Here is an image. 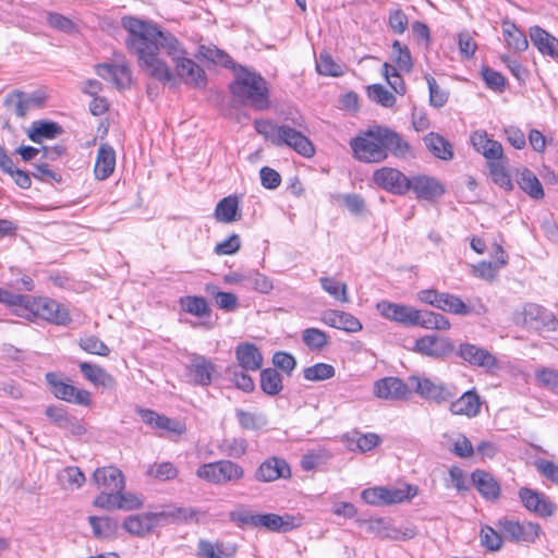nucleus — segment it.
Returning a JSON list of instances; mask_svg holds the SVG:
<instances>
[{"mask_svg": "<svg viewBox=\"0 0 558 558\" xmlns=\"http://www.w3.org/2000/svg\"><path fill=\"white\" fill-rule=\"evenodd\" d=\"M121 25L126 31L125 46L130 53L137 57L138 66L150 77L169 83L174 74L168 64L159 57L160 49L172 53L175 50L177 38L168 31L148 20L132 15L121 19Z\"/></svg>", "mask_w": 558, "mask_h": 558, "instance_id": "obj_1", "label": "nucleus"}, {"mask_svg": "<svg viewBox=\"0 0 558 558\" xmlns=\"http://www.w3.org/2000/svg\"><path fill=\"white\" fill-rule=\"evenodd\" d=\"M195 515L190 508H175L169 511L145 512L130 515L123 522V527L132 535L144 537L150 534L155 527L174 521H187Z\"/></svg>", "mask_w": 558, "mask_h": 558, "instance_id": "obj_2", "label": "nucleus"}, {"mask_svg": "<svg viewBox=\"0 0 558 558\" xmlns=\"http://www.w3.org/2000/svg\"><path fill=\"white\" fill-rule=\"evenodd\" d=\"M230 90L243 105H248L257 110H264L269 106L266 82L256 73L246 70L239 72L230 85Z\"/></svg>", "mask_w": 558, "mask_h": 558, "instance_id": "obj_3", "label": "nucleus"}, {"mask_svg": "<svg viewBox=\"0 0 558 558\" xmlns=\"http://www.w3.org/2000/svg\"><path fill=\"white\" fill-rule=\"evenodd\" d=\"M244 469L231 460H219L202 464L196 476L215 485L235 484L244 477Z\"/></svg>", "mask_w": 558, "mask_h": 558, "instance_id": "obj_4", "label": "nucleus"}, {"mask_svg": "<svg viewBox=\"0 0 558 558\" xmlns=\"http://www.w3.org/2000/svg\"><path fill=\"white\" fill-rule=\"evenodd\" d=\"M513 322L535 331H554L558 327V320L553 313L535 303H527L521 311H517Z\"/></svg>", "mask_w": 558, "mask_h": 558, "instance_id": "obj_5", "label": "nucleus"}, {"mask_svg": "<svg viewBox=\"0 0 558 558\" xmlns=\"http://www.w3.org/2000/svg\"><path fill=\"white\" fill-rule=\"evenodd\" d=\"M175 50L173 53L167 49V54L174 63L177 75L187 85L202 87L205 85L206 75L204 70L192 59L185 57V51L177 39Z\"/></svg>", "mask_w": 558, "mask_h": 558, "instance_id": "obj_6", "label": "nucleus"}, {"mask_svg": "<svg viewBox=\"0 0 558 558\" xmlns=\"http://www.w3.org/2000/svg\"><path fill=\"white\" fill-rule=\"evenodd\" d=\"M25 308L33 313L34 316L56 325H66L71 322L69 311L49 298L32 299L27 296Z\"/></svg>", "mask_w": 558, "mask_h": 558, "instance_id": "obj_7", "label": "nucleus"}, {"mask_svg": "<svg viewBox=\"0 0 558 558\" xmlns=\"http://www.w3.org/2000/svg\"><path fill=\"white\" fill-rule=\"evenodd\" d=\"M496 526L504 538L514 543H534L542 532L538 523L517 521L507 517L499 519Z\"/></svg>", "mask_w": 558, "mask_h": 558, "instance_id": "obj_8", "label": "nucleus"}, {"mask_svg": "<svg viewBox=\"0 0 558 558\" xmlns=\"http://www.w3.org/2000/svg\"><path fill=\"white\" fill-rule=\"evenodd\" d=\"M378 126L368 130L364 136L355 137L350 145L359 160L365 162H380L387 158L384 153L383 141L377 136Z\"/></svg>", "mask_w": 558, "mask_h": 558, "instance_id": "obj_9", "label": "nucleus"}, {"mask_svg": "<svg viewBox=\"0 0 558 558\" xmlns=\"http://www.w3.org/2000/svg\"><path fill=\"white\" fill-rule=\"evenodd\" d=\"M409 384L422 398L437 403L447 402L453 399L458 393L454 387L435 384L430 379L421 378L420 376H410Z\"/></svg>", "mask_w": 558, "mask_h": 558, "instance_id": "obj_10", "label": "nucleus"}, {"mask_svg": "<svg viewBox=\"0 0 558 558\" xmlns=\"http://www.w3.org/2000/svg\"><path fill=\"white\" fill-rule=\"evenodd\" d=\"M373 181L380 189L395 195H404L410 191V178L396 168L377 169L373 173Z\"/></svg>", "mask_w": 558, "mask_h": 558, "instance_id": "obj_11", "label": "nucleus"}, {"mask_svg": "<svg viewBox=\"0 0 558 558\" xmlns=\"http://www.w3.org/2000/svg\"><path fill=\"white\" fill-rule=\"evenodd\" d=\"M189 381L197 386H209L216 373V365L206 356L191 353L189 364L185 367Z\"/></svg>", "mask_w": 558, "mask_h": 558, "instance_id": "obj_12", "label": "nucleus"}, {"mask_svg": "<svg viewBox=\"0 0 558 558\" xmlns=\"http://www.w3.org/2000/svg\"><path fill=\"white\" fill-rule=\"evenodd\" d=\"M276 146H288L305 158H311L315 155V147L312 141L302 132L287 124L280 125Z\"/></svg>", "mask_w": 558, "mask_h": 558, "instance_id": "obj_13", "label": "nucleus"}, {"mask_svg": "<svg viewBox=\"0 0 558 558\" xmlns=\"http://www.w3.org/2000/svg\"><path fill=\"white\" fill-rule=\"evenodd\" d=\"M46 379L51 386L52 393L56 398L85 407L92 403L89 391L77 389L76 387L58 379L53 373H48L46 375Z\"/></svg>", "mask_w": 558, "mask_h": 558, "instance_id": "obj_14", "label": "nucleus"}, {"mask_svg": "<svg viewBox=\"0 0 558 558\" xmlns=\"http://www.w3.org/2000/svg\"><path fill=\"white\" fill-rule=\"evenodd\" d=\"M519 497L526 510L542 518L551 517L556 510V505L546 495L534 489L522 487Z\"/></svg>", "mask_w": 558, "mask_h": 558, "instance_id": "obj_15", "label": "nucleus"}, {"mask_svg": "<svg viewBox=\"0 0 558 558\" xmlns=\"http://www.w3.org/2000/svg\"><path fill=\"white\" fill-rule=\"evenodd\" d=\"M454 347L448 338L427 335L415 341L413 351L422 355L439 359L452 353Z\"/></svg>", "mask_w": 558, "mask_h": 558, "instance_id": "obj_16", "label": "nucleus"}, {"mask_svg": "<svg viewBox=\"0 0 558 558\" xmlns=\"http://www.w3.org/2000/svg\"><path fill=\"white\" fill-rule=\"evenodd\" d=\"M376 307L380 315L387 319L405 326H415V323H417L418 310L414 307L388 301L378 302Z\"/></svg>", "mask_w": 558, "mask_h": 558, "instance_id": "obj_17", "label": "nucleus"}, {"mask_svg": "<svg viewBox=\"0 0 558 558\" xmlns=\"http://www.w3.org/2000/svg\"><path fill=\"white\" fill-rule=\"evenodd\" d=\"M374 393L380 399L407 400L411 396V390L400 378L386 377L375 383Z\"/></svg>", "mask_w": 558, "mask_h": 558, "instance_id": "obj_18", "label": "nucleus"}, {"mask_svg": "<svg viewBox=\"0 0 558 558\" xmlns=\"http://www.w3.org/2000/svg\"><path fill=\"white\" fill-rule=\"evenodd\" d=\"M45 413L57 427L68 430L73 436H81L86 433L83 422L70 415L63 408L50 405Z\"/></svg>", "mask_w": 558, "mask_h": 558, "instance_id": "obj_19", "label": "nucleus"}, {"mask_svg": "<svg viewBox=\"0 0 558 558\" xmlns=\"http://www.w3.org/2000/svg\"><path fill=\"white\" fill-rule=\"evenodd\" d=\"M135 412L147 426L154 429L167 430L175 434H182L184 432V425L181 422L170 418L163 414H159L154 410L137 407Z\"/></svg>", "mask_w": 558, "mask_h": 558, "instance_id": "obj_20", "label": "nucleus"}, {"mask_svg": "<svg viewBox=\"0 0 558 558\" xmlns=\"http://www.w3.org/2000/svg\"><path fill=\"white\" fill-rule=\"evenodd\" d=\"M409 185L418 199L433 201L445 193L444 185L437 179L428 175H415L410 179Z\"/></svg>", "mask_w": 558, "mask_h": 558, "instance_id": "obj_21", "label": "nucleus"}, {"mask_svg": "<svg viewBox=\"0 0 558 558\" xmlns=\"http://www.w3.org/2000/svg\"><path fill=\"white\" fill-rule=\"evenodd\" d=\"M299 523L295 522V518L290 514L279 515L276 513H256V519H253L254 527H265L270 532L286 533L294 527Z\"/></svg>", "mask_w": 558, "mask_h": 558, "instance_id": "obj_22", "label": "nucleus"}, {"mask_svg": "<svg viewBox=\"0 0 558 558\" xmlns=\"http://www.w3.org/2000/svg\"><path fill=\"white\" fill-rule=\"evenodd\" d=\"M290 476L291 471L288 463L276 457L265 460L255 472V478L259 482H274L280 477L288 478Z\"/></svg>", "mask_w": 558, "mask_h": 558, "instance_id": "obj_23", "label": "nucleus"}, {"mask_svg": "<svg viewBox=\"0 0 558 558\" xmlns=\"http://www.w3.org/2000/svg\"><path fill=\"white\" fill-rule=\"evenodd\" d=\"M377 136L383 141L385 154L390 153L397 158H405L410 154L409 143L397 132L386 126H378Z\"/></svg>", "mask_w": 558, "mask_h": 558, "instance_id": "obj_24", "label": "nucleus"}, {"mask_svg": "<svg viewBox=\"0 0 558 558\" xmlns=\"http://www.w3.org/2000/svg\"><path fill=\"white\" fill-rule=\"evenodd\" d=\"M459 355L468 363L487 371L497 367V360L490 352L471 343H462L459 349Z\"/></svg>", "mask_w": 558, "mask_h": 558, "instance_id": "obj_25", "label": "nucleus"}, {"mask_svg": "<svg viewBox=\"0 0 558 558\" xmlns=\"http://www.w3.org/2000/svg\"><path fill=\"white\" fill-rule=\"evenodd\" d=\"M93 481L108 492L119 493L125 487L124 476L116 466L98 468L93 474Z\"/></svg>", "mask_w": 558, "mask_h": 558, "instance_id": "obj_26", "label": "nucleus"}, {"mask_svg": "<svg viewBox=\"0 0 558 558\" xmlns=\"http://www.w3.org/2000/svg\"><path fill=\"white\" fill-rule=\"evenodd\" d=\"M322 320L330 327L348 332H357L362 329V324L356 317L342 311H325L322 314Z\"/></svg>", "mask_w": 558, "mask_h": 558, "instance_id": "obj_27", "label": "nucleus"}, {"mask_svg": "<svg viewBox=\"0 0 558 558\" xmlns=\"http://www.w3.org/2000/svg\"><path fill=\"white\" fill-rule=\"evenodd\" d=\"M471 142L473 147L487 159V163L492 160L504 158V149L501 144L497 141L488 138L485 132H474L471 135Z\"/></svg>", "mask_w": 558, "mask_h": 558, "instance_id": "obj_28", "label": "nucleus"}, {"mask_svg": "<svg viewBox=\"0 0 558 558\" xmlns=\"http://www.w3.org/2000/svg\"><path fill=\"white\" fill-rule=\"evenodd\" d=\"M471 478L483 498L487 500H496L499 498L500 485L490 473L483 470H475Z\"/></svg>", "mask_w": 558, "mask_h": 558, "instance_id": "obj_29", "label": "nucleus"}, {"mask_svg": "<svg viewBox=\"0 0 558 558\" xmlns=\"http://www.w3.org/2000/svg\"><path fill=\"white\" fill-rule=\"evenodd\" d=\"M449 410L453 415L474 417L481 411L480 396L475 390L465 391L459 399L451 402Z\"/></svg>", "mask_w": 558, "mask_h": 558, "instance_id": "obj_30", "label": "nucleus"}, {"mask_svg": "<svg viewBox=\"0 0 558 558\" xmlns=\"http://www.w3.org/2000/svg\"><path fill=\"white\" fill-rule=\"evenodd\" d=\"M63 133V129L57 122L39 120L32 123L27 130L28 138L37 144L44 140H54Z\"/></svg>", "mask_w": 558, "mask_h": 558, "instance_id": "obj_31", "label": "nucleus"}, {"mask_svg": "<svg viewBox=\"0 0 558 558\" xmlns=\"http://www.w3.org/2000/svg\"><path fill=\"white\" fill-rule=\"evenodd\" d=\"M533 45L542 54L558 58V39L539 26L530 29Z\"/></svg>", "mask_w": 558, "mask_h": 558, "instance_id": "obj_32", "label": "nucleus"}, {"mask_svg": "<svg viewBox=\"0 0 558 558\" xmlns=\"http://www.w3.org/2000/svg\"><path fill=\"white\" fill-rule=\"evenodd\" d=\"M108 71V75L111 76L112 82L119 89L130 87L132 82V73L126 64H97L96 73L101 78H107V75L101 71Z\"/></svg>", "mask_w": 558, "mask_h": 558, "instance_id": "obj_33", "label": "nucleus"}, {"mask_svg": "<svg viewBox=\"0 0 558 558\" xmlns=\"http://www.w3.org/2000/svg\"><path fill=\"white\" fill-rule=\"evenodd\" d=\"M235 547L223 542H210L199 539L197 544V556L199 558H232Z\"/></svg>", "mask_w": 558, "mask_h": 558, "instance_id": "obj_34", "label": "nucleus"}, {"mask_svg": "<svg viewBox=\"0 0 558 558\" xmlns=\"http://www.w3.org/2000/svg\"><path fill=\"white\" fill-rule=\"evenodd\" d=\"M116 153L114 149L102 144L98 148L94 172L98 180H106L114 170Z\"/></svg>", "mask_w": 558, "mask_h": 558, "instance_id": "obj_35", "label": "nucleus"}, {"mask_svg": "<svg viewBox=\"0 0 558 558\" xmlns=\"http://www.w3.org/2000/svg\"><path fill=\"white\" fill-rule=\"evenodd\" d=\"M239 365L245 371H257L263 364V356L256 345L242 343L235 350Z\"/></svg>", "mask_w": 558, "mask_h": 558, "instance_id": "obj_36", "label": "nucleus"}, {"mask_svg": "<svg viewBox=\"0 0 558 558\" xmlns=\"http://www.w3.org/2000/svg\"><path fill=\"white\" fill-rule=\"evenodd\" d=\"M215 218L219 222L231 223L241 218L239 213V199L230 195L218 202L215 209Z\"/></svg>", "mask_w": 558, "mask_h": 558, "instance_id": "obj_37", "label": "nucleus"}, {"mask_svg": "<svg viewBox=\"0 0 558 558\" xmlns=\"http://www.w3.org/2000/svg\"><path fill=\"white\" fill-rule=\"evenodd\" d=\"M80 371L94 385H100L106 388H112L116 385L114 378L98 365L82 362L80 363Z\"/></svg>", "mask_w": 558, "mask_h": 558, "instance_id": "obj_38", "label": "nucleus"}, {"mask_svg": "<svg viewBox=\"0 0 558 558\" xmlns=\"http://www.w3.org/2000/svg\"><path fill=\"white\" fill-rule=\"evenodd\" d=\"M424 143L435 157L442 160H450L453 158L451 144L441 135L430 132L424 137Z\"/></svg>", "mask_w": 558, "mask_h": 558, "instance_id": "obj_39", "label": "nucleus"}, {"mask_svg": "<svg viewBox=\"0 0 558 558\" xmlns=\"http://www.w3.org/2000/svg\"><path fill=\"white\" fill-rule=\"evenodd\" d=\"M518 184L534 199L544 197V190L537 177L529 169H523L518 177Z\"/></svg>", "mask_w": 558, "mask_h": 558, "instance_id": "obj_40", "label": "nucleus"}, {"mask_svg": "<svg viewBox=\"0 0 558 558\" xmlns=\"http://www.w3.org/2000/svg\"><path fill=\"white\" fill-rule=\"evenodd\" d=\"M34 102V98H25L24 93L20 90L12 92L4 99L7 109L19 118H24L31 108V104Z\"/></svg>", "mask_w": 558, "mask_h": 558, "instance_id": "obj_41", "label": "nucleus"}, {"mask_svg": "<svg viewBox=\"0 0 558 558\" xmlns=\"http://www.w3.org/2000/svg\"><path fill=\"white\" fill-rule=\"evenodd\" d=\"M415 326H421L425 329L448 330L450 328V322L442 314L429 311H418L417 323H415Z\"/></svg>", "mask_w": 558, "mask_h": 558, "instance_id": "obj_42", "label": "nucleus"}, {"mask_svg": "<svg viewBox=\"0 0 558 558\" xmlns=\"http://www.w3.org/2000/svg\"><path fill=\"white\" fill-rule=\"evenodd\" d=\"M88 521L93 529V534L97 538H112L118 531V522L110 518L89 517Z\"/></svg>", "mask_w": 558, "mask_h": 558, "instance_id": "obj_43", "label": "nucleus"}, {"mask_svg": "<svg viewBox=\"0 0 558 558\" xmlns=\"http://www.w3.org/2000/svg\"><path fill=\"white\" fill-rule=\"evenodd\" d=\"M260 388L268 396H277L283 388L281 375L275 368L263 369Z\"/></svg>", "mask_w": 558, "mask_h": 558, "instance_id": "obj_44", "label": "nucleus"}, {"mask_svg": "<svg viewBox=\"0 0 558 558\" xmlns=\"http://www.w3.org/2000/svg\"><path fill=\"white\" fill-rule=\"evenodd\" d=\"M319 282L323 290L331 298L341 303L349 302L348 286L344 282H340L332 277H322Z\"/></svg>", "mask_w": 558, "mask_h": 558, "instance_id": "obj_45", "label": "nucleus"}, {"mask_svg": "<svg viewBox=\"0 0 558 558\" xmlns=\"http://www.w3.org/2000/svg\"><path fill=\"white\" fill-rule=\"evenodd\" d=\"M437 308L457 315H468L471 308L457 295L441 292Z\"/></svg>", "mask_w": 558, "mask_h": 558, "instance_id": "obj_46", "label": "nucleus"}, {"mask_svg": "<svg viewBox=\"0 0 558 558\" xmlns=\"http://www.w3.org/2000/svg\"><path fill=\"white\" fill-rule=\"evenodd\" d=\"M392 61L397 68L403 72H411L413 68L412 57L409 48L399 40L392 43Z\"/></svg>", "mask_w": 558, "mask_h": 558, "instance_id": "obj_47", "label": "nucleus"}, {"mask_svg": "<svg viewBox=\"0 0 558 558\" xmlns=\"http://www.w3.org/2000/svg\"><path fill=\"white\" fill-rule=\"evenodd\" d=\"M504 35L507 45L517 51H524L529 46L525 35L514 24L506 23L504 25Z\"/></svg>", "mask_w": 558, "mask_h": 558, "instance_id": "obj_48", "label": "nucleus"}, {"mask_svg": "<svg viewBox=\"0 0 558 558\" xmlns=\"http://www.w3.org/2000/svg\"><path fill=\"white\" fill-rule=\"evenodd\" d=\"M304 378L310 381H320L332 378L335 376V368L330 364L317 363L308 366L303 371Z\"/></svg>", "mask_w": 558, "mask_h": 558, "instance_id": "obj_49", "label": "nucleus"}, {"mask_svg": "<svg viewBox=\"0 0 558 558\" xmlns=\"http://www.w3.org/2000/svg\"><path fill=\"white\" fill-rule=\"evenodd\" d=\"M199 56L205 60H208L215 64H220L222 66H229L232 63L230 56L223 50L217 48L216 46H205L202 45L198 51Z\"/></svg>", "mask_w": 558, "mask_h": 558, "instance_id": "obj_50", "label": "nucleus"}, {"mask_svg": "<svg viewBox=\"0 0 558 558\" xmlns=\"http://www.w3.org/2000/svg\"><path fill=\"white\" fill-rule=\"evenodd\" d=\"M78 345L82 350L90 354L108 356L110 353L108 345L94 335L81 338Z\"/></svg>", "mask_w": 558, "mask_h": 558, "instance_id": "obj_51", "label": "nucleus"}, {"mask_svg": "<svg viewBox=\"0 0 558 558\" xmlns=\"http://www.w3.org/2000/svg\"><path fill=\"white\" fill-rule=\"evenodd\" d=\"M488 167L496 184L506 190H512L513 184L510 175L505 170L504 158L489 161Z\"/></svg>", "mask_w": 558, "mask_h": 558, "instance_id": "obj_52", "label": "nucleus"}, {"mask_svg": "<svg viewBox=\"0 0 558 558\" xmlns=\"http://www.w3.org/2000/svg\"><path fill=\"white\" fill-rule=\"evenodd\" d=\"M178 469L171 462H161L149 465L146 474L159 481H170L178 476Z\"/></svg>", "mask_w": 558, "mask_h": 558, "instance_id": "obj_53", "label": "nucleus"}, {"mask_svg": "<svg viewBox=\"0 0 558 558\" xmlns=\"http://www.w3.org/2000/svg\"><path fill=\"white\" fill-rule=\"evenodd\" d=\"M219 449L231 458H241L245 454L247 442L244 438H226L221 441Z\"/></svg>", "mask_w": 558, "mask_h": 558, "instance_id": "obj_54", "label": "nucleus"}, {"mask_svg": "<svg viewBox=\"0 0 558 558\" xmlns=\"http://www.w3.org/2000/svg\"><path fill=\"white\" fill-rule=\"evenodd\" d=\"M239 424L244 429H259L266 425L267 420L263 414H256L238 409L235 412Z\"/></svg>", "mask_w": 558, "mask_h": 558, "instance_id": "obj_55", "label": "nucleus"}, {"mask_svg": "<svg viewBox=\"0 0 558 558\" xmlns=\"http://www.w3.org/2000/svg\"><path fill=\"white\" fill-rule=\"evenodd\" d=\"M207 291L214 296L219 308L232 312L238 307V298L232 292L218 291L216 287H207Z\"/></svg>", "mask_w": 558, "mask_h": 558, "instance_id": "obj_56", "label": "nucleus"}, {"mask_svg": "<svg viewBox=\"0 0 558 558\" xmlns=\"http://www.w3.org/2000/svg\"><path fill=\"white\" fill-rule=\"evenodd\" d=\"M367 94L373 101L386 108H391L396 102L395 95L380 84L371 85L367 89Z\"/></svg>", "mask_w": 558, "mask_h": 558, "instance_id": "obj_57", "label": "nucleus"}, {"mask_svg": "<svg viewBox=\"0 0 558 558\" xmlns=\"http://www.w3.org/2000/svg\"><path fill=\"white\" fill-rule=\"evenodd\" d=\"M181 304L185 312L198 317L206 316L210 312L206 300L201 296H186L181 300Z\"/></svg>", "mask_w": 558, "mask_h": 558, "instance_id": "obj_58", "label": "nucleus"}, {"mask_svg": "<svg viewBox=\"0 0 558 558\" xmlns=\"http://www.w3.org/2000/svg\"><path fill=\"white\" fill-rule=\"evenodd\" d=\"M303 342L313 350H320L327 344L328 337L318 328H307L302 332Z\"/></svg>", "mask_w": 558, "mask_h": 558, "instance_id": "obj_59", "label": "nucleus"}, {"mask_svg": "<svg viewBox=\"0 0 558 558\" xmlns=\"http://www.w3.org/2000/svg\"><path fill=\"white\" fill-rule=\"evenodd\" d=\"M47 23L51 27L65 34H73L77 32L76 24L72 20L60 13L49 12L47 15Z\"/></svg>", "mask_w": 558, "mask_h": 558, "instance_id": "obj_60", "label": "nucleus"}, {"mask_svg": "<svg viewBox=\"0 0 558 558\" xmlns=\"http://www.w3.org/2000/svg\"><path fill=\"white\" fill-rule=\"evenodd\" d=\"M380 437L374 433L361 434L356 439H351L349 448L351 450L357 449L360 452H366L378 446Z\"/></svg>", "mask_w": 558, "mask_h": 558, "instance_id": "obj_61", "label": "nucleus"}, {"mask_svg": "<svg viewBox=\"0 0 558 558\" xmlns=\"http://www.w3.org/2000/svg\"><path fill=\"white\" fill-rule=\"evenodd\" d=\"M502 534L495 529L485 525L481 530V544L488 550H499L502 545Z\"/></svg>", "mask_w": 558, "mask_h": 558, "instance_id": "obj_62", "label": "nucleus"}, {"mask_svg": "<svg viewBox=\"0 0 558 558\" xmlns=\"http://www.w3.org/2000/svg\"><path fill=\"white\" fill-rule=\"evenodd\" d=\"M429 89V104L435 108H441L448 101V93L439 87L436 80L430 76H425Z\"/></svg>", "mask_w": 558, "mask_h": 558, "instance_id": "obj_63", "label": "nucleus"}, {"mask_svg": "<svg viewBox=\"0 0 558 558\" xmlns=\"http://www.w3.org/2000/svg\"><path fill=\"white\" fill-rule=\"evenodd\" d=\"M254 126L258 134L263 135L267 141H270L276 145L278 134L280 133V125L268 120H255Z\"/></svg>", "mask_w": 558, "mask_h": 558, "instance_id": "obj_64", "label": "nucleus"}]
</instances>
